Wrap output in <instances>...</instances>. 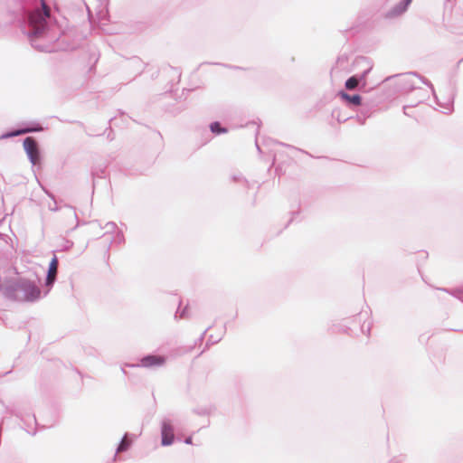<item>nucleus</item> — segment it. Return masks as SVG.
Listing matches in <instances>:
<instances>
[{"instance_id":"34","label":"nucleus","mask_w":463,"mask_h":463,"mask_svg":"<svg viewBox=\"0 0 463 463\" xmlns=\"http://www.w3.org/2000/svg\"><path fill=\"white\" fill-rule=\"evenodd\" d=\"M184 109V106L182 105V106L178 107L177 109H173V110H170V111L173 112V113H179V112H181Z\"/></svg>"},{"instance_id":"31","label":"nucleus","mask_w":463,"mask_h":463,"mask_svg":"<svg viewBox=\"0 0 463 463\" xmlns=\"http://www.w3.org/2000/svg\"><path fill=\"white\" fill-rule=\"evenodd\" d=\"M194 411L198 415H207L208 414V410L205 408L195 409Z\"/></svg>"},{"instance_id":"28","label":"nucleus","mask_w":463,"mask_h":463,"mask_svg":"<svg viewBox=\"0 0 463 463\" xmlns=\"http://www.w3.org/2000/svg\"><path fill=\"white\" fill-rule=\"evenodd\" d=\"M105 227L108 229V232H114L118 229L117 224L114 222H109L106 223Z\"/></svg>"},{"instance_id":"45","label":"nucleus","mask_w":463,"mask_h":463,"mask_svg":"<svg viewBox=\"0 0 463 463\" xmlns=\"http://www.w3.org/2000/svg\"><path fill=\"white\" fill-rule=\"evenodd\" d=\"M2 237V234L0 233V238Z\"/></svg>"},{"instance_id":"43","label":"nucleus","mask_w":463,"mask_h":463,"mask_svg":"<svg viewBox=\"0 0 463 463\" xmlns=\"http://www.w3.org/2000/svg\"><path fill=\"white\" fill-rule=\"evenodd\" d=\"M463 62V58L458 61V63Z\"/></svg>"},{"instance_id":"37","label":"nucleus","mask_w":463,"mask_h":463,"mask_svg":"<svg viewBox=\"0 0 463 463\" xmlns=\"http://www.w3.org/2000/svg\"><path fill=\"white\" fill-rule=\"evenodd\" d=\"M184 441L185 444L190 445L193 443V439H192V437H186Z\"/></svg>"},{"instance_id":"18","label":"nucleus","mask_w":463,"mask_h":463,"mask_svg":"<svg viewBox=\"0 0 463 463\" xmlns=\"http://www.w3.org/2000/svg\"><path fill=\"white\" fill-rule=\"evenodd\" d=\"M210 130L215 135L224 134L228 132V129L222 126L219 121H213L210 124Z\"/></svg>"},{"instance_id":"42","label":"nucleus","mask_w":463,"mask_h":463,"mask_svg":"<svg viewBox=\"0 0 463 463\" xmlns=\"http://www.w3.org/2000/svg\"><path fill=\"white\" fill-rule=\"evenodd\" d=\"M450 331H455V332H463V329H449Z\"/></svg>"},{"instance_id":"29","label":"nucleus","mask_w":463,"mask_h":463,"mask_svg":"<svg viewBox=\"0 0 463 463\" xmlns=\"http://www.w3.org/2000/svg\"><path fill=\"white\" fill-rule=\"evenodd\" d=\"M74 243L72 241L65 240L64 244L62 245V250H69L73 247Z\"/></svg>"},{"instance_id":"20","label":"nucleus","mask_w":463,"mask_h":463,"mask_svg":"<svg viewBox=\"0 0 463 463\" xmlns=\"http://www.w3.org/2000/svg\"><path fill=\"white\" fill-rule=\"evenodd\" d=\"M106 168H107L106 165H97V166L93 167L91 174L94 177L103 178V177H105Z\"/></svg>"},{"instance_id":"16","label":"nucleus","mask_w":463,"mask_h":463,"mask_svg":"<svg viewBox=\"0 0 463 463\" xmlns=\"http://www.w3.org/2000/svg\"><path fill=\"white\" fill-rule=\"evenodd\" d=\"M226 330H227V324L225 323L223 325V330L219 335L214 337L213 335H210L208 336L205 347L208 348L210 345L219 343L222 339L224 334L226 333Z\"/></svg>"},{"instance_id":"15","label":"nucleus","mask_w":463,"mask_h":463,"mask_svg":"<svg viewBox=\"0 0 463 463\" xmlns=\"http://www.w3.org/2000/svg\"><path fill=\"white\" fill-rule=\"evenodd\" d=\"M231 179L234 182V183H239V184H241L243 185V187L246 189V190H249L250 189L254 184L255 183H250V181H248L240 173H236V174H232L231 175Z\"/></svg>"},{"instance_id":"10","label":"nucleus","mask_w":463,"mask_h":463,"mask_svg":"<svg viewBox=\"0 0 463 463\" xmlns=\"http://www.w3.org/2000/svg\"><path fill=\"white\" fill-rule=\"evenodd\" d=\"M411 72L404 73V74H398L387 77L383 81L390 80L393 78L399 77V81L397 83V91L398 92H408L416 90V88L413 85L412 80L410 79L411 75H412Z\"/></svg>"},{"instance_id":"23","label":"nucleus","mask_w":463,"mask_h":463,"mask_svg":"<svg viewBox=\"0 0 463 463\" xmlns=\"http://www.w3.org/2000/svg\"><path fill=\"white\" fill-rule=\"evenodd\" d=\"M423 99H424V98H423V97H421V98H420V99L416 102V104H409V105H405V106H403L402 110H403L404 115L408 116V117H413V116L410 113V111H408V109H411V108H414V107L418 106L419 104H420V103L423 101Z\"/></svg>"},{"instance_id":"38","label":"nucleus","mask_w":463,"mask_h":463,"mask_svg":"<svg viewBox=\"0 0 463 463\" xmlns=\"http://www.w3.org/2000/svg\"><path fill=\"white\" fill-rule=\"evenodd\" d=\"M255 145H256V148H257V150H258L260 153H261L262 151H261V148H260V144H259V141H258V139H257V138H256V140H255Z\"/></svg>"},{"instance_id":"4","label":"nucleus","mask_w":463,"mask_h":463,"mask_svg":"<svg viewBox=\"0 0 463 463\" xmlns=\"http://www.w3.org/2000/svg\"><path fill=\"white\" fill-rule=\"evenodd\" d=\"M24 152L28 157V160L33 165H36L41 163L42 155L39 143L34 137H26L23 141Z\"/></svg>"},{"instance_id":"41","label":"nucleus","mask_w":463,"mask_h":463,"mask_svg":"<svg viewBox=\"0 0 463 463\" xmlns=\"http://www.w3.org/2000/svg\"><path fill=\"white\" fill-rule=\"evenodd\" d=\"M80 222L78 221V222H77V224H76V225H75L71 230H72V231H73V230H75L77 227H79V226H80Z\"/></svg>"},{"instance_id":"3","label":"nucleus","mask_w":463,"mask_h":463,"mask_svg":"<svg viewBox=\"0 0 463 463\" xmlns=\"http://www.w3.org/2000/svg\"><path fill=\"white\" fill-rule=\"evenodd\" d=\"M339 98L343 100V102L346 105V107L356 109L359 106L364 105V102H366L367 106H378L382 99L380 98L378 99H373L369 98L367 96H363L358 93L354 94H349L345 92V90L338 91Z\"/></svg>"},{"instance_id":"17","label":"nucleus","mask_w":463,"mask_h":463,"mask_svg":"<svg viewBox=\"0 0 463 463\" xmlns=\"http://www.w3.org/2000/svg\"><path fill=\"white\" fill-rule=\"evenodd\" d=\"M439 289L449 293V295L453 296L454 298H456L458 300H460L461 302H463V289L462 288H440Z\"/></svg>"},{"instance_id":"26","label":"nucleus","mask_w":463,"mask_h":463,"mask_svg":"<svg viewBox=\"0 0 463 463\" xmlns=\"http://www.w3.org/2000/svg\"><path fill=\"white\" fill-rule=\"evenodd\" d=\"M125 241L124 234L121 231H118L116 235L113 237V241L111 242H115L120 244Z\"/></svg>"},{"instance_id":"13","label":"nucleus","mask_w":463,"mask_h":463,"mask_svg":"<svg viewBox=\"0 0 463 463\" xmlns=\"http://www.w3.org/2000/svg\"><path fill=\"white\" fill-rule=\"evenodd\" d=\"M21 420L24 422V424L25 425V430L30 433V434H33L34 435L35 434V430L33 428V425H35V426H38L39 423L36 420V417L34 414H28L26 415L25 417L24 416H21Z\"/></svg>"},{"instance_id":"8","label":"nucleus","mask_w":463,"mask_h":463,"mask_svg":"<svg viewBox=\"0 0 463 463\" xmlns=\"http://www.w3.org/2000/svg\"><path fill=\"white\" fill-rule=\"evenodd\" d=\"M58 266H59V260L56 255H53V257L51 259L45 277L44 286L47 288V290L44 293V296H46L51 288L53 287L56 279H57V273H58Z\"/></svg>"},{"instance_id":"32","label":"nucleus","mask_w":463,"mask_h":463,"mask_svg":"<svg viewBox=\"0 0 463 463\" xmlns=\"http://www.w3.org/2000/svg\"><path fill=\"white\" fill-rule=\"evenodd\" d=\"M43 191L48 195V197H50L53 201V203H57V200H56L54 194L51 191H49L45 188H43Z\"/></svg>"},{"instance_id":"1","label":"nucleus","mask_w":463,"mask_h":463,"mask_svg":"<svg viewBox=\"0 0 463 463\" xmlns=\"http://www.w3.org/2000/svg\"><path fill=\"white\" fill-rule=\"evenodd\" d=\"M14 7L9 11L13 22L19 25L34 49L45 52H69L80 46V40L61 33L52 23L51 8L45 0H14Z\"/></svg>"},{"instance_id":"6","label":"nucleus","mask_w":463,"mask_h":463,"mask_svg":"<svg viewBox=\"0 0 463 463\" xmlns=\"http://www.w3.org/2000/svg\"><path fill=\"white\" fill-rule=\"evenodd\" d=\"M175 441V429L170 418L165 417L161 421V445L170 446Z\"/></svg>"},{"instance_id":"27","label":"nucleus","mask_w":463,"mask_h":463,"mask_svg":"<svg viewBox=\"0 0 463 463\" xmlns=\"http://www.w3.org/2000/svg\"><path fill=\"white\" fill-rule=\"evenodd\" d=\"M211 328H212V326H208V327H207V328H206V329H205V330L201 334V335L197 338V340L195 341V344H194V345H197V344H200V345H201V344L203 343V341L204 340V337H205V335H206L207 331H208L209 329H211Z\"/></svg>"},{"instance_id":"19","label":"nucleus","mask_w":463,"mask_h":463,"mask_svg":"<svg viewBox=\"0 0 463 463\" xmlns=\"http://www.w3.org/2000/svg\"><path fill=\"white\" fill-rule=\"evenodd\" d=\"M376 106H372L371 104L367 106L366 102L364 103V105L359 106L356 110L361 113L362 115H364L365 118H370L373 112V109Z\"/></svg>"},{"instance_id":"36","label":"nucleus","mask_w":463,"mask_h":463,"mask_svg":"<svg viewBox=\"0 0 463 463\" xmlns=\"http://www.w3.org/2000/svg\"><path fill=\"white\" fill-rule=\"evenodd\" d=\"M259 122H255V121H252V124H256L257 125V130H256V135H258L259 131H260V120L258 119Z\"/></svg>"},{"instance_id":"33","label":"nucleus","mask_w":463,"mask_h":463,"mask_svg":"<svg viewBox=\"0 0 463 463\" xmlns=\"http://www.w3.org/2000/svg\"><path fill=\"white\" fill-rule=\"evenodd\" d=\"M60 208L61 207L58 205V203H54L53 206L49 205V210L52 212H58L60 210Z\"/></svg>"},{"instance_id":"7","label":"nucleus","mask_w":463,"mask_h":463,"mask_svg":"<svg viewBox=\"0 0 463 463\" xmlns=\"http://www.w3.org/2000/svg\"><path fill=\"white\" fill-rule=\"evenodd\" d=\"M412 75L418 77L422 81V83H424L426 86L430 88L439 106H440L442 109H448L449 111L452 109L453 104H454V98H455V93L452 90H450L449 95L447 98L446 101L440 102L439 100L438 96L435 93V90H434L432 83L427 78L421 76L420 74H419L416 71H413Z\"/></svg>"},{"instance_id":"9","label":"nucleus","mask_w":463,"mask_h":463,"mask_svg":"<svg viewBox=\"0 0 463 463\" xmlns=\"http://www.w3.org/2000/svg\"><path fill=\"white\" fill-rule=\"evenodd\" d=\"M43 130V127L40 123L33 122L30 126H27L25 128H14L11 130H8L5 133H3L0 136V139H7L14 137H18L24 134L27 133H34V132H41Z\"/></svg>"},{"instance_id":"44","label":"nucleus","mask_w":463,"mask_h":463,"mask_svg":"<svg viewBox=\"0 0 463 463\" xmlns=\"http://www.w3.org/2000/svg\"><path fill=\"white\" fill-rule=\"evenodd\" d=\"M121 370H122L123 373H126V371L124 368H121Z\"/></svg>"},{"instance_id":"22","label":"nucleus","mask_w":463,"mask_h":463,"mask_svg":"<svg viewBox=\"0 0 463 463\" xmlns=\"http://www.w3.org/2000/svg\"><path fill=\"white\" fill-rule=\"evenodd\" d=\"M332 117L334 118H335L339 123H344V122L353 118V117L342 116L339 109H333Z\"/></svg>"},{"instance_id":"2","label":"nucleus","mask_w":463,"mask_h":463,"mask_svg":"<svg viewBox=\"0 0 463 463\" xmlns=\"http://www.w3.org/2000/svg\"><path fill=\"white\" fill-rule=\"evenodd\" d=\"M3 296L12 301L35 302L41 298V289L34 281L24 277L6 278L0 284Z\"/></svg>"},{"instance_id":"11","label":"nucleus","mask_w":463,"mask_h":463,"mask_svg":"<svg viewBox=\"0 0 463 463\" xmlns=\"http://www.w3.org/2000/svg\"><path fill=\"white\" fill-rule=\"evenodd\" d=\"M165 363V358L163 355L160 354H149L146 355H144L140 359V364L135 365V364H128V366L135 367V366H142L146 368L150 367H156V366H161Z\"/></svg>"},{"instance_id":"14","label":"nucleus","mask_w":463,"mask_h":463,"mask_svg":"<svg viewBox=\"0 0 463 463\" xmlns=\"http://www.w3.org/2000/svg\"><path fill=\"white\" fill-rule=\"evenodd\" d=\"M128 436V433H126L122 439L120 440V442L118 443V447H117V449H116V454L114 455V458L113 460H116L117 459V457H118V453H120V452H125L127 450L129 449V448L131 447V444H132V440L131 439H127V437Z\"/></svg>"},{"instance_id":"5","label":"nucleus","mask_w":463,"mask_h":463,"mask_svg":"<svg viewBox=\"0 0 463 463\" xmlns=\"http://www.w3.org/2000/svg\"><path fill=\"white\" fill-rule=\"evenodd\" d=\"M371 68L364 70L361 74H354L349 77L345 83L347 90H360L366 94L370 90H366V77L370 72Z\"/></svg>"},{"instance_id":"21","label":"nucleus","mask_w":463,"mask_h":463,"mask_svg":"<svg viewBox=\"0 0 463 463\" xmlns=\"http://www.w3.org/2000/svg\"><path fill=\"white\" fill-rule=\"evenodd\" d=\"M264 144H265V145H267V146H269V145H271V144H278V145H280V146H286V147H288V148L296 149V150L301 151V152H303V153H305V154H308L307 152H306V151H304V150H302V149L297 148V147H295V146H291V145L285 144V143H282V142H278V141L273 140V139H271V138H267V139H265V140H264Z\"/></svg>"},{"instance_id":"30","label":"nucleus","mask_w":463,"mask_h":463,"mask_svg":"<svg viewBox=\"0 0 463 463\" xmlns=\"http://www.w3.org/2000/svg\"><path fill=\"white\" fill-rule=\"evenodd\" d=\"M355 118H356L357 122L360 125H364L365 123L366 119H367V118H365L364 115H362L358 111H357V114L355 116Z\"/></svg>"},{"instance_id":"12","label":"nucleus","mask_w":463,"mask_h":463,"mask_svg":"<svg viewBox=\"0 0 463 463\" xmlns=\"http://www.w3.org/2000/svg\"><path fill=\"white\" fill-rule=\"evenodd\" d=\"M411 2H412V0L400 1L392 8H391L389 11H387L383 14V17L385 19L391 20V19H394V18L401 16L402 14H404L408 10Z\"/></svg>"},{"instance_id":"40","label":"nucleus","mask_w":463,"mask_h":463,"mask_svg":"<svg viewBox=\"0 0 463 463\" xmlns=\"http://www.w3.org/2000/svg\"><path fill=\"white\" fill-rule=\"evenodd\" d=\"M68 207L73 211V215L78 220V215H77V213H76V209L74 207H72V206H68Z\"/></svg>"},{"instance_id":"35","label":"nucleus","mask_w":463,"mask_h":463,"mask_svg":"<svg viewBox=\"0 0 463 463\" xmlns=\"http://www.w3.org/2000/svg\"><path fill=\"white\" fill-rule=\"evenodd\" d=\"M291 214H292V216H291V218L289 219V221L288 222V223H287V225L285 227H287L294 220V216L298 214V213L293 211V212H291Z\"/></svg>"},{"instance_id":"39","label":"nucleus","mask_w":463,"mask_h":463,"mask_svg":"<svg viewBox=\"0 0 463 463\" xmlns=\"http://www.w3.org/2000/svg\"><path fill=\"white\" fill-rule=\"evenodd\" d=\"M169 69H170L171 71H175V72L178 75V78H180V75H181V74H180V72L177 71V69H175V68H174V67H171V66L169 67Z\"/></svg>"},{"instance_id":"24","label":"nucleus","mask_w":463,"mask_h":463,"mask_svg":"<svg viewBox=\"0 0 463 463\" xmlns=\"http://www.w3.org/2000/svg\"><path fill=\"white\" fill-rule=\"evenodd\" d=\"M181 304H182V301L179 300V306H181ZM179 308H180V307H178V308L175 314V318L177 319L178 317L179 318L186 317H187V306L181 312H179Z\"/></svg>"},{"instance_id":"25","label":"nucleus","mask_w":463,"mask_h":463,"mask_svg":"<svg viewBox=\"0 0 463 463\" xmlns=\"http://www.w3.org/2000/svg\"><path fill=\"white\" fill-rule=\"evenodd\" d=\"M372 329V322H364V324L361 326V331L363 334L366 335L367 336L370 335Z\"/></svg>"}]
</instances>
